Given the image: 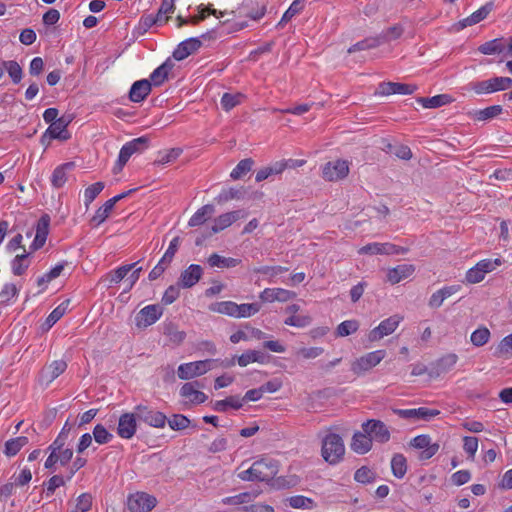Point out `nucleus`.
Wrapping results in <instances>:
<instances>
[{
	"mask_svg": "<svg viewBox=\"0 0 512 512\" xmlns=\"http://www.w3.org/2000/svg\"><path fill=\"white\" fill-rule=\"evenodd\" d=\"M242 197V193L239 189L236 188H228L223 189L219 195L215 198L216 202L219 204L229 202L234 199H240Z\"/></svg>",
	"mask_w": 512,
	"mask_h": 512,
	"instance_id": "63",
	"label": "nucleus"
},
{
	"mask_svg": "<svg viewBox=\"0 0 512 512\" xmlns=\"http://www.w3.org/2000/svg\"><path fill=\"white\" fill-rule=\"evenodd\" d=\"M214 213L215 207L212 204L203 205L190 217L188 226H200L204 224Z\"/></svg>",
	"mask_w": 512,
	"mask_h": 512,
	"instance_id": "32",
	"label": "nucleus"
},
{
	"mask_svg": "<svg viewBox=\"0 0 512 512\" xmlns=\"http://www.w3.org/2000/svg\"><path fill=\"white\" fill-rule=\"evenodd\" d=\"M416 87L409 84L397 82H382L379 84L375 94L380 96H389L393 94L410 95Z\"/></svg>",
	"mask_w": 512,
	"mask_h": 512,
	"instance_id": "16",
	"label": "nucleus"
},
{
	"mask_svg": "<svg viewBox=\"0 0 512 512\" xmlns=\"http://www.w3.org/2000/svg\"><path fill=\"white\" fill-rule=\"evenodd\" d=\"M149 139L141 136L126 142L120 149L114 170L121 171L132 155L142 153L148 148Z\"/></svg>",
	"mask_w": 512,
	"mask_h": 512,
	"instance_id": "4",
	"label": "nucleus"
},
{
	"mask_svg": "<svg viewBox=\"0 0 512 512\" xmlns=\"http://www.w3.org/2000/svg\"><path fill=\"white\" fill-rule=\"evenodd\" d=\"M215 359L199 360L194 362L182 363L177 368V375L182 380H190L202 376L212 370Z\"/></svg>",
	"mask_w": 512,
	"mask_h": 512,
	"instance_id": "5",
	"label": "nucleus"
},
{
	"mask_svg": "<svg viewBox=\"0 0 512 512\" xmlns=\"http://www.w3.org/2000/svg\"><path fill=\"white\" fill-rule=\"evenodd\" d=\"M278 472L279 462L270 457H263L254 461L249 468L237 472V477L247 482L269 483L275 480Z\"/></svg>",
	"mask_w": 512,
	"mask_h": 512,
	"instance_id": "1",
	"label": "nucleus"
},
{
	"mask_svg": "<svg viewBox=\"0 0 512 512\" xmlns=\"http://www.w3.org/2000/svg\"><path fill=\"white\" fill-rule=\"evenodd\" d=\"M415 271L411 264H401L387 271V281L394 285L409 278Z\"/></svg>",
	"mask_w": 512,
	"mask_h": 512,
	"instance_id": "27",
	"label": "nucleus"
},
{
	"mask_svg": "<svg viewBox=\"0 0 512 512\" xmlns=\"http://www.w3.org/2000/svg\"><path fill=\"white\" fill-rule=\"evenodd\" d=\"M502 112V107L500 105H493L486 107L484 109L478 110L474 114V118L478 121H487L495 118Z\"/></svg>",
	"mask_w": 512,
	"mask_h": 512,
	"instance_id": "52",
	"label": "nucleus"
},
{
	"mask_svg": "<svg viewBox=\"0 0 512 512\" xmlns=\"http://www.w3.org/2000/svg\"><path fill=\"white\" fill-rule=\"evenodd\" d=\"M211 310L220 314L236 318L237 303L232 301H223L211 306Z\"/></svg>",
	"mask_w": 512,
	"mask_h": 512,
	"instance_id": "57",
	"label": "nucleus"
},
{
	"mask_svg": "<svg viewBox=\"0 0 512 512\" xmlns=\"http://www.w3.org/2000/svg\"><path fill=\"white\" fill-rule=\"evenodd\" d=\"M376 479V473L367 466H362L356 470L354 480L361 484H369Z\"/></svg>",
	"mask_w": 512,
	"mask_h": 512,
	"instance_id": "53",
	"label": "nucleus"
},
{
	"mask_svg": "<svg viewBox=\"0 0 512 512\" xmlns=\"http://www.w3.org/2000/svg\"><path fill=\"white\" fill-rule=\"evenodd\" d=\"M287 501L295 509H313L315 507L314 500L303 495L291 496Z\"/></svg>",
	"mask_w": 512,
	"mask_h": 512,
	"instance_id": "47",
	"label": "nucleus"
},
{
	"mask_svg": "<svg viewBox=\"0 0 512 512\" xmlns=\"http://www.w3.org/2000/svg\"><path fill=\"white\" fill-rule=\"evenodd\" d=\"M296 295L294 292L283 288H265L259 295V298L264 302H286Z\"/></svg>",
	"mask_w": 512,
	"mask_h": 512,
	"instance_id": "23",
	"label": "nucleus"
},
{
	"mask_svg": "<svg viewBox=\"0 0 512 512\" xmlns=\"http://www.w3.org/2000/svg\"><path fill=\"white\" fill-rule=\"evenodd\" d=\"M372 446H373L372 438L368 434H366L364 431L363 432L358 431L353 434L352 441L350 444V447L353 452H355L359 455H364L372 449Z\"/></svg>",
	"mask_w": 512,
	"mask_h": 512,
	"instance_id": "24",
	"label": "nucleus"
},
{
	"mask_svg": "<svg viewBox=\"0 0 512 512\" xmlns=\"http://www.w3.org/2000/svg\"><path fill=\"white\" fill-rule=\"evenodd\" d=\"M105 185L103 182H96L88 186L84 191V204L86 207L96 199V197L102 192Z\"/></svg>",
	"mask_w": 512,
	"mask_h": 512,
	"instance_id": "54",
	"label": "nucleus"
},
{
	"mask_svg": "<svg viewBox=\"0 0 512 512\" xmlns=\"http://www.w3.org/2000/svg\"><path fill=\"white\" fill-rule=\"evenodd\" d=\"M163 314L161 306L151 304L143 307L135 317V324L138 328H147L156 323Z\"/></svg>",
	"mask_w": 512,
	"mask_h": 512,
	"instance_id": "12",
	"label": "nucleus"
},
{
	"mask_svg": "<svg viewBox=\"0 0 512 512\" xmlns=\"http://www.w3.org/2000/svg\"><path fill=\"white\" fill-rule=\"evenodd\" d=\"M135 266L136 263L122 265L109 272L107 278L109 279L110 283L117 284L121 282Z\"/></svg>",
	"mask_w": 512,
	"mask_h": 512,
	"instance_id": "51",
	"label": "nucleus"
},
{
	"mask_svg": "<svg viewBox=\"0 0 512 512\" xmlns=\"http://www.w3.org/2000/svg\"><path fill=\"white\" fill-rule=\"evenodd\" d=\"M386 355L387 352L384 349L367 352L351 361L350 370L356 376H363L378 366Z\"/></svg>",
	"mask_w": 512,
	"mask_h": 512,
	"instance_id": "3",
	"label": "nucleus"
},
{
	"mask_svg": "<svg viewBox=\"0 0 512 512\" xmlns=\"http://www.w3.org/2000/svg\"><path fill=\"white\" fill-rule=\"evenodd\" d=\"M452 100V97L448 94H439L433 97L419 98L418 102L423 108L432 109L450 104Z\"/></svg>",
	"mask_w": 512,
	"mask_h": 512,
	"instance_id": "34",
	"label": "nucleus"
},
{
	"mask_svg": "<svg viewBox=\"0 0 512 512\" xmlns=\"http://www.w3.org/2000/svg\"><path fill=\"white\" fill-rule=\"evenodd\" d=\"M93 439L99 445H104L112 441L113 434L105 426L97 424L92 431Z\"/></svg>",
	"mask_w": 512,
	"mask_h": 512,
	"instance_id": "48",
	"label": "nucleus"
},
{
	"mask_svg": "<svg viewBox=\"0 0 512 512\" xmlns=\"http://www.w3.org/2000/svg\"><path fill=\"white\" fill-rule=\"evenodd\" d=\"M137 414L124 413L119 417L117 434L122 439H131L137 432Z\"/></svg>",
	"mask_w": 512,
	"mask_h": 512,
	"instance_id": "14",
	"label": "nucleus"
},
{
	"mask_svg": "<svg viewBox=\"0 0 512 512\" xmlns=\"http://www.w3.org/2000/svg\"><path fill=\"white\" fill-rule=\"evenodd\" d=\"M254 161L251 158L241 160L235 168L231 171L230 177L233 180H238L251 171Z\"/></svg>",
	"mask_w": 512,
	"mask_h": 512,
	"instance_id": "46",
	"label": "nucleus"
},
{
	"mask_svg": "<svg viewBox=\"0 0 512 512\" xmlns=\"http://www.w3.org/2000/svg\"><path fill=\"white\" fill-rule=\"evenodd\" d=\"M68 121H66L64 118H59L58 120L54 121L49 125L47 130L42 136V141H44L46 138L49 139H58V140H67L70 138V134L67 130Z\"/></svg>",
	"mask_w": 512,
	"mask_h": 512,
	"instance_id": "18",
	"label": "nucleus"
},
{
	"mask_svg": "<svg viewBox=\"0 0 512 512\" xmlns=\"http://www.w3.org/2000/svg\"><path fill=\"white\" fill-rule=\"evenodd\" d=\"M305 6V0H294L288 9L284 12L280 22L278 23L279 26H283L285 23L290 21L293 17L298 15Z\"/></svg>",
	"mask_w": 512,
	"mask_h": 512,
	"instance_id": "44",
	"label": "nucleus"
},
{
	"mask_svg": "<svg viewBox=\"0 0 512 512\" xmlns=\"http://www.w3.org/2000/svg\"><path fill=\"white\" fill-rule=\"evenodd\" d=\"M201 47L200 38L192 37L182 41L173 52V57L178 60H184Z\"/></svg>",
	"mask_w": 512,
	"mask_h": 512,
	"instance_id": "19",
	"label": "nucleus"
},
{
	"mask_svg": "<svg viewBox=\"0 0 512 512\" xmlns=\"http://www.w3.org/2000/svg\"><path fill=\"white\" fill-rule=\"evenodd\" d=\"M3 67L5 68V71L10 76L11 80L18 84L23 76V71L21 66L14 60L4 61Z\"/></svg>",
	"mask_w": 512,
	"mask_h": 512,
	"instance_id": "50",
	"label": "nucleus"
},
{
	"mask_svg": "<svg viewBox=\"0 0 512 512\" xmlns=\"http://www.w3.org/2000/svg\"><path fill=\"white\" fill-rule=\"evenodd\" d=\"M403 316L399 314H394L384 320H382L378 326L373 328L368 335V338L371 342H376L383 339L386 336L393 334L400 323L403 321Z\"/></svg>",
	"mask_w": 512,
	"mask_h": 512,
	"instance_id": "7",
	"label": "nucleus"
},
{
	"mask_svg": "<svg viewBox=\"0 0 512 512\" xmlns=\"http://www.w3.org/2000/svg\"><path fill=\"white\" fill-rule=\"evenodd\" d=\"M491 333L485 326H481L471 333L470 341L476 347L484 346L490 339Z\"/></svg>",
	"mask_w": 512,
	"mask_h": 512,
	"instance_id": "45",
	"label": "nucleus"
},
{
	"mask_svg": "<svg viewBox=\"0 0 512 512\" xmlns=\"http://www.w3.org/2000/svg\"><path fill=\"white\" fill-rule=\"evenodd\" d=\"M70 301L65 300L55 307L45 320L46 330L56 324L67 312Z\"/></svg>",
	"mask_w": 512,
	"mask_h": 512,
	"instance_id": "37",
	"label": "nucleus"
},
{
	"mask_svg": "<svg viewBox=\"0 0 512 512\" xmlns=\"http://www.w3.org/2000/svg\"><path fill=\"white\" fill-rule=\"evenodd\" d=\"M284 171V166L280 161L275 162L271 166L261 168L257 171L255 180L257 182H261L266 180L268 177L272 175L281 174Z\"/></svg>",
	"mask_w": 512,
	"mask_h": 512,
	"instance_id": "42",
	"label": "nucleus"
},
{
	"mask_svg": "<svg viewBox=\"0 0 512 512\" xmlns=\"http://www.w3.org/2000/svg\"><path fill=\"white\" fill-rule=\"evenodd\" d=\"M114 204L109 199L101 207H99L93 215L91 222L95 227L100 226L111 214Z\"/></svg>",
	"mask_w": 512,
	"mask_h": 512,
	"instance_id": "39",
	"label": "nucleus"
},
{
	"mask_svg": "<svg viewBox=\"0 0 512 512\" xmlns=\"http://www.w3.org/2000/svg\"><path fill=\"white\" fill-rule=\"evenodd\" d=\"M243 99V95L240 93L230 94L225 93L221 98V105L224 110L229 111L239 105Z\"/></svg>",
	"mask_w": 512,
	"mask_h": 512,
	"instance_id": "62",
	"label": "nucleus"
},
{
	"mask_svg": "<svg viewBox=\"0 0 512 512\" xmlns=\"http://www.w3.org/2000/svg\"><path fill=\"white\" fill-rule=\"evenodd\" d=\"M172 69V64L169 61L164 62L157 67L150 75L151 82L155 86H159L167 79L169 72Z\"/></svg>",
	"mask_w": 512,
	"mask_h": 512,
	"instance_id": "40",
	"label": "nucleus"
},
{
	"mask_svg": "<svg viewBox=\"0 0 512 512\" xmlns=\"http://www.w3.org/2000/svg\"><path fill=\"white\" fill-rule=\"evenodd\" d=\"M236 361L240 367H246L251 363L266 364L268 355L260 350H247L238 356Z\"/></svg>",
	"mask_w": 512,
	"mask_h": 512,
	"instance_id": "29",
	"label": "nucleus"
},
{
	"mask_svg": "<svg viewBox=\"0 0 512 512\" xmlns=\"http://www.w3.org/2000/svg\"><path fill=\"white\" fill-rule=\"evenodd\" d=\"M157 505L155 496L137 491L127 497V508L130 512H150Z\"/></svg>",
	"mask_w": 512,
	"mask_h": 512,
	"instance_id": "6",
	"label": "nucleus"
},
{
	"mask_svg": "<svg viewBox=\"0 0 512 512\" xmlns=\"http://www.w3.org/2000/svg\"><path fill=\"white\" fill-rule=\"evenodd\" d=\"M169 427L174 431L184 430L189 427L190 420L182 414H174L171 418L167 419Z\"/></svg>",
	"mask_w": 512,
	"mask_h": 512,
	"instance_id": "60",
	"label": "nucleus"
},
{
	"mask_svg": "<svg viewBox=\"0 0 512 512\" xmlns=\"http://www.w3.org/2000/svg\"><path fill=\"white\" fill-rule=\"evenodd\" d=\"M92 495L89 493H82L76 500L70 503L69 512H87L92 507Z\"/></svg>",
	"mask_w": 512,
	"mask_h": 512,
	"instance_id": "38",
	"label": "nucleus"
},
{
	"mask_svg": "<svg viewBox=\"0 0 512 512\" xmlns=\"http://www.w3.org/2000/svg\"><path fill=\"white\" fill-rule=\"evenodd\" d=\"M135 412L141 421L151 427L163 428L166 425L167 417L160 411H156L144 405H137Z\"/></svg>",
	"mask_w": 512,
	"mask_h": 512,
	"instance_id": "11",
	"label": "nucleus"
},
{
	"mask_svg": "<svg viewBox=\"0 0 512 512\" xmlns=\"http://www.w3.org/2000/svg\"><path fill=\"white\" fill-rule=\"evenodd\" d=\"M478 50L484 55H493L501 53L504 50V47L500 39H493L480 45Z\"/></svg>",
	"mask_w": 512,
	"mask_h": 512,
	"instance_id": "58",
	"label": "nucleus"
},
{
	"mask_svg": "<svg viewBox=\"0 0 512 512\" xmlns=\"http://www.w3.org/2000/svg\"><path fill=\"white\" fill-rule=\"evenodd\" d=\"M151 92V82L147 79L135 81L129 91V98L132 102H142Z\"/></svg>",
	"mask_w": 512,
	"mask_h": 512,
	"instance_id": "26",
	"label": "nucleus"
},
{
	"mask_svg": "<svg viewBox=\"0 0 512 512\" xmlns=\"http://www.w3.org/2000/svg\"><path fill=\"white\" fill-rule=\"evenodd\" d=\"M463 441V450L466 453L468 459L474 460L475 455L478 450V438L473 436H464L462 438Z\"/></svg>",
	"mask_w": 512,
	"mask_h": 512,
	"instance_id": "61",
	"label": "nucleus"
},
{
	"mask_svg": "<svg viewBox=\"0 0 512 512\" xmlns=\"http://www.w3.org/2000/svg\"><path fill=\"white\" fill-rule=\"evenodd\" d=\"M243 407V399L239 396H229L223 400L213 403V410L217 412H226L229 408L240 409Z\"/></svg>",
	"mask_w": 512,
	"mask_h": 512,
	"instance_id": "33",
	"label": "nucleus"
},
{
	"mask_svg": "<svg viewBox=\"0 0 512 512\" xmlns=\"http://www.w3.org/2000/svg\"><path fill=\"white\" fill-rule=\"evenodd\" d=\"M199 387L198 382H187L180 388L181 397L188 399L192 404H201L207 400V395L197 388Z\"/></svg>",
	"mask_w": 512,
	"mask_h": 512,
	"instance_id": "21",
	"label": "nucleus"
},
{
	"mask_svg": "<svg viewBox=\"0 0 512 512\" xmlns=\"http://www.w3.org/2000/svg\"><path fill=\"white\" fill-rule=\"evenodd\" d=\"M459 290V285H450L440 288L430 296L428 301L429 307L433 309L439 308L446 299L456 294Z\"/></svg>",
	"mask_w": 512,
	"mask_h": 512,
	"instance_id": "25",
	"label": "nucleus"
},
{
	"mask_svg": "<svg viewBox=\"0 0 512 512\" xmlns=\"http://www.w3.org/2000/svg\"><path fill=\"white\" fill-rule=\"evenodd\" d=\"M28 438L26 436H19L8 440L5 443L4 453L9 456H15L24 446L28 444Z\"/></svg>",
	"mask_w": 512,
	"mask_h": 512,
	"instance_id": "41",
	"label": "nucleus"
},
{
	"mask_svg": "<svg viewBox=\"0 0 512 512\" xmlns=\"http://www.w3.org/2000/svg\"><path fill=\"white\" fill-rule=\"evenodd\" d=\"M258 303L237 304L236 318H248L260 311Z\"/></svg>",
	"mask_w": 512,
	"mask_h": 512,
	"instance_id": "56",
	"label": "nucleus"
},
{
	"mask_svg": "<svg viewBox=\"0 0 512 512\" xmlns=\"http://www.w3.org/2000/svg\"><path fill=\"white\" fill-rule=\"evenodd\" d=\"M407 459L403 454H394L391 459V471L394 477L402 479L407 472Z\"/></svg>",
	"mask_w": 512,
	"mask_h": 512,
	"instance_id": "36",
	"label": "nucleus"
},
{
	"mask_svg": "<svg viewBox=\"0 0 512 512\" xmlns=\"http://www.w3.org/2000/svg\"><path fill=\"white\" fill-rule=\"evenodd\" d=\"M50 218L48 215H43L37 222L36 234L30 246L31 250L36 251L42 248L46 242L49 233Z\"/></svg>",
	"mask_w": 512,
	"mask_h": 512,
	"instance_id": "20",
	"label": "nucleus"
},
{
	"mask_svg": "<svg viewBox=\"0 0 512 512\" xmlns=\"http://www.w3.org/2000/svg\"><path fill=\"white\" fill-rule=\"evenodd\" d=\"M410 446L422 450L419 459L428 460L432 458L439 450L440 446L438 443H432L431 437L427 434H421L414 437L410 441Z\"/></svg>",
	"mask_w": 512,
	"mask_h": 512,
	"instance_id": "13",
	"label": "nucleus"
},
{
	"mask_svg": "<svg viewBox=\"0 0 512 512\" xmlns=\"http://www.w3.org/2000/svg\"><path fill=\"white\" fill-rule=\"evenodd\" d=\"M345 455L342 437L334 432L326 433L321 440V456L330 465L340 463Z\"/></svg>",
	"mask_w": 512,
	"mask_h": 512,
	"instance_id": "2",
	"label": "nucleus"
},
{
	"mask_svg": "<svg viewBox=\"0 0 512 512\" xmlns=\"http://www.w3.org/2000/svg\"><path fill=\"white\" fill-rule=\"evenodd\" d=\"M19 294V289L13 283L4 284L2 290L0 291V302L8 305L13 300L17 298Z\"/></svg>",
	"mask_w": 512,
	"mask_h": 512,
	"instance_id": "49",
	"label": "nucleus"
},
{
	"mask_svg": "<svg viewBox=\"0 0 512 512\" xmlns=\"http://www.w3.org/2000/svg\"><path fill=\"white\" fill-rule=\"evenodd\" d=\"M349 170V162L346 160L329 161L322 167V177L326 181L336 182L346 178Z\"/></svg>",
	"mask_w": 512,
	"mask_h": 512,
	"instance_id": "8",
	"label": "nucleus"
},
{
	"mask_svg": "<svg viewBox=\"0 0 512 512\" xmlns=\"http://www.w3.org/2000/svg\"><path fill=\"white\" fill-rule=\"evenodd\" d=\"M246 213L242 210H235L223 213L213 220L210 227L211 233L217 234L224 229L230 227L237 220L244 218Z\"/></svg>",
	"mask_w": 512,
	"mask_h": 512,
	"instance_id": "15",
	"label": "nucleus"
},
{
	"mask_svg": "<svg viewBox=\"0 0 512 512\" xmlns=\"http://www.w3.org/2000/svg\"><path fill=\"white\" fill-rule=\"evenodd\" d=\"M75 168L74 162H66L58 165L51 176V185L55 188H61L68 180V172Z\"/></svg>",
	"mask_w": 512,
	"mask_h": 512,
	"instance_id": "28",
	"label": "nucleus"
},
{
	"mask_svg": "<svg viewBox=\"0 0 512 512\" xmlns=\"http://www.w3.org/2000/svg\"><path fill=\"white\" fill-rule=\"evenodd\" d=\"M496 354L499 356L512 355V333L505 336L497 346Z\"/></svg>",
	"mask_w": 512,
	"mask_h": 512,
	"instance_id": "64",
	"label": "nucleus"
},
{
	"mask_svg": "<svg viewBox=\"0 0 512 512\" xmlns=\"http://www.w3.org/2000/svg\"><path fill=\"white\" fill-rule=\"evenodd\" d=\"M493 9V3L488 2L485 5L481 6L478 10L473 12L470 16L460 20L457 22L456 29L462 30L468 26H472L475 24H478L479 22L483 21L492 11Z\"/></svg>",
	"mask_w": 512,
	"mask_h": 512,
	"instance_id": "17",
	"label": "nucleus"
},
{
	"mask_svg": "<svg viewBox=\"0 0 512 512\" xmlns=\"http://www.w3.org/2000/svg\"><path fill=\"white\" fill-rule=\"evenodd\" d=\"M258 493L242 492L234 496H228L221 499L222 505L238 506L252 502Z\"/></svg>",
	"mask_w": 512,
	"mask_h": 512,
	"instance_id": "35",
	"label": "nucleus"
},
{
	"mask_svg": "<svg viewBox=\"0 0 512 512\" xmlns=\"http://www.w3.org/2000/svg\"><path fill=\"white\" fill-rule=\"evenodd\" d=\"M67 368V363L64 360H55L42 371V379L47 384L54 381L59 377Z\"/></svg>",
	"mask_w": 512,
	"mask_h": 512,
	"instance_id": "30",
	"label": "nucleus"
},
{
	"mask_svg": "<svg viewBox=\"0 0 512 512\" xmlns=\"http://www.w3.org/2000/svg\"><path fill=\"white\" fill-rule=\"evenodd\" d=\"M363 431L368 434L372 441L386 443L390 440L391 434L387 425L376 419H370L362 423Z\"/></svg>",
	"mask_w": 512,
	"mask_h": 512,
	"instance_id": "9",
	"label": "nucleus"
},
{
	"mask_svg": "<svg viewBox=\"0 0 512 512\" xmlns=\"http://www.w3.org/2000/svg\"><path fill=\"white\" fill-rule=\"evenodd\" d=\"M28 257V253L15 256V258L11 262V269L14 275L21 276L25 273V271L28 269L30 265Z\"/></svg>",
	"mask_w": 512,
	"mask_h": 512,
	"instance_id": "43",
	"label": "nucleus"
},
{
	"mask_svg": "<svg viewBox=\"0 0 512 512\" xmlns=\"http://www.w3.org/2000/svg\"><path fill=\"white\" fill-rule=\"evenodd\" d=\"M203 270L200 265L191 264L185 269L179 278V286L182 288H191L198 283L202 276Z\"/></svg>",
	"mask_w": 512,
	"mask_h": 512,
	"instance_id": "22",
	"label": "nucleus"
},
{
	"mask_svg": "<svg viewBox=\"0 0 512 512\" xmlns=\"http://www.w3.org/2000/svg\"><path fill=\"white\" fill-rule=\"evenodd\" d=\"M406 249L396 246L392 243L373 242L366 244L358 249L361 255H396L406 253Z\"/></svg>",
	"mask_w": 512,
	"mask_h": 512,
	"instance_id": "10",
	"label": "nucleus"
},
{
	"mask_svg": "<svg viewBox=\"0 0 512 512\" xmlns=\"http://www.w3.org/2000/svg\"><path fill=\"white\" fill-rule=\"evenodd\" d=\"M207 263L213 268H234L241 263V259L225 257L217 253H213L207 258Z\"/></svg>",
	"mask_w": 512,
	"mask_h": 512,
	"instance_id": "31",
	"label": "nucleus"
},
{
	"mask_svg": "<svg viewBox=\"0 0 512 512\" xmlns=\"http://www.w3.org/2000/svg\"><path fill=\"white\" fill-rule=\"evenodd\" d=\"M359 329V323L356 320H345L341 322L336 329L339 337H346L355 333Z\"/></svg>",
	"mask_w": 512,
	"mask_h": 512,
	"instance_id": "59",
	"label": "nucleus"
},
{
	"mask_svg": "<svg viewBox=\"0 0 512 512\" xmlns=\"http://www.w3.org/2000/svg\"><path fill=\"white\" fill-rule=\"evenodd\" d=\"M312 323V318L309 315H289L284 324L295 328H305Z\"/></svg>",
	"mask_w": 512,
	"mask_h": 512,
	"instance_id": "55",
	"label": "nucleus"
}]
</instances>
